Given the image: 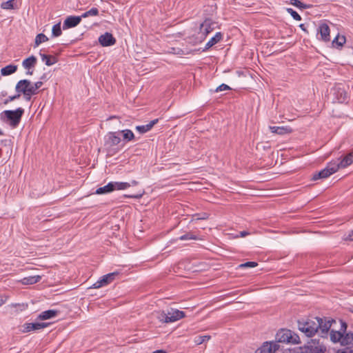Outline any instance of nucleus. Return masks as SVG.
Returning <instances> with one entry per match:
<instances>
[{
  "label": "nucleus",
  "instance_id": "obj_1",
  "mask_svg": "<svg viewBox=\"0 0 353 353\" xmlns=\"http://www.w3.org/2000/svg\"><path fill=\"white\" fill-rule=\"evenodd\" d=\"M332 322H335V321L326 320L319 317H310L298 321V327L308 337L314 336L316 333H319L321 337H325Z\"/></svg>",
  "mask_w": 353,
  "mask_h": 353
},
{
  "label": "nucleus",
  "instance_id": "obj_2",
  "mask_svg": "<svg viewBox=\"0 0 353 353\" xmlns=\"http://www.w3.org/2000/svg\"><path fill=\"white\" fill-rule=\"evenodd\" d=\"M15 90L17 93L20 94H23L26 101H30L31 97L34 95L32 83L28 79H23L18 81L15 86Z\"/></svg>",
  "mask_w": 353,
  "mask_h": 353
},
{
  "label": "nucleus",
  "instance_id": "obj_3",
  "mask_svg": "<svg viewBox=\"0 0 353 353\" xmlns=\"http://www.w3.org/2000/svg\"><path fill=\"white\" fill-rule=\"evenodd\" d=\"M276 339L280 343L298 344L300 343L299 336L290 330L281 329L276 333Z\"/></svg>",
  "mask_w": 353,
  "mask_h": 353
},
{
  "label": "nucleus",
  "instance_id": "obj_4",
  "mask_svg": "<svg viewBox=\"0 0 353 353\" xmlns=\"http://www.w3.org/2000/svg\"><path fill=\"white\" fill-rule=\"evenodd\" d=\"M120 142L121 139L117 135V132H111L105 136L104 147L108 155L112 156L117 152L114 146L117 145Z\"/></svg>",
  "mask_w": 353,
  "mask_h": 353
},
{
  "label": "nucleus",
  "instance_id": "obj_5",
  "mask_svg": "<svg viewBox=\"0 0 353 353\" xmlns=\"http://www.w3.org/2000/svg\"><path fill=\"white\" fill-rule=\"evenodd\" d=\"M183 317H185L184 312L179 310H172V311L169 312L167 314L163 312L157 316L160 321L165 323L174 322L183 319Z\"/></svg>",
  "mask_w": 353,
  "mask_h": 353
},
{
  "label": "nucleus",
  "instance_id": "obj_6",
  "mask_svg": "<svg viewBox=\"0 0 353 353\" xmlns=\"http://www.w3.org/2000/svg\"><path fill=\"white\" fill-rule=\"evenodd\" d=\"M339 170V165L336 162H330L327 167L320 172L313 174L312 179L316 181L320 179H325Z\"/></svg>",
  "mask_w": 353,
  "mask_h": 353
},
{
  "label": "nucleus",
  "instance_id": "obj_7",
  "mask_svg": "<svg viewBox=\"0 0 353 353\" xmlns=\"http://www.w3.org/2000/svg\"><path fill=\"white\" fill-rule=\"evenodd\" d=\"M24 110L19 108L15 110H6L3 112L6 118L10 121V124L12 127H16L20 122Z\"/></svg>",
  "mask_w": 353,
  "mask_h": 353
},
{
  "label": "nucleus",
  "instance_id": "obj_8",
  "mask_svg": "<svg viewBox=\"0 0 353 353\" xmlns=\"http://www.w3.org/2000/svg\"><path fill=\"white\" fill-rule=\"evenodd\" d=\"M118 272H112L103 276L100 280L97 281L93 284L92 288L97 289L109 284L114 280Z\"/></svg>",
  "mask_w": 353,
  "mask_h": 353
},
{
  "label": "nucleus",
  "instance_id": "obj_9",
  "mask_svg": "<svg viewBox=\"0 0 353 353\" xmlns=\"http://www.w3.org/2000/svg\"><path fill=\"white\" fill-rule=\"evenodd\" d=\"M279 345L274 342H265L256 349L255 353H273L279 349Z\"/></svg>",
  "mask_w": 353,
  "mask_h": 353
},
{
  "label": "nucleus",
  "instance_id": "obj_10",
  "mask_svg": "<svg viewBox=\"0 0 353 353\" xmlns=\"http://www.w3.org/2000/svg\"><path fill=\"white\" fill-rule=\"evenodd\" d=\"M325 351V347L319 342H316L315 341H312V342L309 343L308 345L305 347V353H324Z\"/></svg>",
  "mask_w": 353,
  "mask_h": 353
},
{
  "label": "nucleus",
  "instance_id": "obj_11",
  "mask_svg": "<svg viewBox=\"0 0 353 353\" xmlns=\"http://www.w3.org/2000/svg\"><path fill=\"white\" fill-rule=\"evenodd\" d=\"M216 23L210 19H205L200 26V32L205 37L215 28Z\"/></svg>",
  "mask_w": 353,
  "mask_h": 353
},
{
  "label": "nucleus",
  "instance_id": "obj_12",
  "mask_svg": "<svg viewBox=\"0 0 353 353\" xmlns=\"http://www.w3.org/2000/svg\"><path fill=\"white\" fill-rule=\"evenodd\" d=\"M347 329V324L344 322L341 323V327L339 331L331 330L330 333V339L334 343H340L342 339L343 332H345Z\"/></svg>",
  "mask_w": 353,
  "mask_h": 353
},
{
  "label": "nucleus",
  "instance_id": "obj_13",
  "mask_svg": "<svg viewBox=\"0 0 353 353\" xmlns=\"http://www.w3.org/2000/svg\"><path fill=\"white\" fill-rule=\"evenodd\" d=\"M48 323H25L22 327L21 332L23 333L31 331L38 330L47 327Z\"/></svg>",
  "mask_w": 353,
  "mask_h": 353
},
{
  "label": "nucleus",
  "instance_id": "obj_14",
  "mask_svg": "<svg viewBox=\"0 0 353 353\" xmlns=\"http://www.w3.org/2000/svg\"><path fill=\"white\" fill-rule=\"evenodd\" d=\"M81 21V16H69L65 19L63 25V28L65 30L68 28H74L77 26L78 24H79Z\"/></svg>",
  "mask_w": 353,
  "mask_h": 353
},
{
  "label": "nucleus",
  "instance_id": "obj_15",
  "mask_svg": "<svg viewBox=\"0 0 353 353\" xmlns=\"http://www.w3.org/2000/svg\"><path fill=\"white\" fill-rule=\"evenodd\" d=\"M99 42L102 46H110L116 43V39L112 34L105 32L99 37Z\"/></svg>",
  "mask_w": 353,
  "mask_h": 353
},
{
  "label": "nucleus",
  "instance_id": "obj_16",
  "mask_svg": "<svg viewBox=\"0 0 353 353\" xmlns=\"http://www.w3.org/2000/svg\"><path fill=\"white\" fill-rule=\"evenodd\" d=\"M318 32L320 34L321 38L323 41L327 42L330 40V30L327 24L325 23H321L318 28Z\"/></svg>",
  "mask_w": 353,
  "mask_h": 353
},
{
  "label": "nucleus",
  "instance_id": "obj_17",
  "mask_svg": "<svg viewBox=\"0 0 353 353\" xmlns=\"http://www.w3.org/2000/svg\"><path fill=\"white\" fill-rule=\"evenodd\" d=\"M269 128L272 133L279 135H284L292 132V129L290 126H270Z\"/></svg>",
  "mask_w": 353,
  "mask_h": 353
},
{
  "label": "nucleus",
  "instance_id": "obj_18",
  "mask_svg": "<svg viewBox=\"0 0 353 353\" xmlns=\"http://www.w3.org/2000/svg\"><path fill=\"white\" fill-rule=\"evenodd\" d=\"M37 62V58L32 55L23 61L22 65L26 70H31L35 67Z\"/></svg>",
  "mask_w": 353,
  "mask_h": 353
},
{
  "label": "nucleus",
  "instance_id": "obj_19",
  "mask_svg": "<svg viewBox=\"0 0 353 353\" xmlns=\"http://www.w3.org/2000/svg\"><path fill=\"white\" fill-rule=\"evenodd\" d=\"M353 163V152H350L343 157L340 163H336L339 168H344Z\"/></svg>",
  "mask_w": 353,
  "mask_h": 353
},
{
  "label": "nucleus",
  "instance_id": "obj_20",
  "mask_svg": "<svg viewBox=\"0 0 353 353\" xmlns=\"http://www.w3.org/2000/svg\"><path fill=\"white\" fill-rule=\"evenodd\" d=\"M340 344L344 346H353V332H343Z\"/></svg>",
  "mask_w": 353,
  "mask_h": 353
},
{
  "label": "nucleus",
  "instance_id": "obj_21",
  "mask_svg": "<svg viewBox=\"0 0 353 353\" xmlns=\"http://www.w3.org/2000/svg\"><path fill=\"white\" fill-rule=\"evenodd\" d=\"M158 122V119L151 121L148 124L144 125H138L136 130L140 133H145L150 130Z\"/></svg>",
  "mask_w": 353,
  "mask_h": 353
},
{
  "label": "nucleus",
  "instance_id": "obj_22",
  "mask_svg": "<svg viewBox=\"0 0 353 353\" xmlns=\"http://www.w3.org/2000/svg\"><path fill=\"white\" fill-rule=\"evenodd\" d=\"M58 312L57 310H46V311H44L43 312H41L39 316H38V319L39 320H47V319H50L52 317H54L57 316Z\"/></svg>",
  "mask_w": 353,
  "mask_h": 353
},
{
  "label": "nucleus",
  "instance_id": "obj_23",
  "mask_svg": "<svg viewBox=\"0 0 353 353\" xmlns=\"http://www.w3.org/2000/svg\"><path fill=\"white\" fill-rule=\"evenodd\" d=\"M40 56L41 57L42 61H44L46 65L48 66H50L58 61L57 58L54 56L48 55L41 53H40Z\"/></svg>",
  "mask_w": 353,
  "mask_h": 353
},
{
  "label": "nucleus",
  "instance_id": "obj_24",
  "mask_svg": "<svg viewBox=\"0 0 353 353\" xmlns=\"http://www.w3.org/2000/svg\"><path fill=\"white\" fill-rule=\"evenodd\" d=\"M222 34L221 32H216V34L211 38V39L206 43L205 50H208L216 44L222 39Z\"/></svg>",
  "mask_w": 353,
  "mask_h": 353
},
{
  "label": "nucleus",
  "instance_id": "obj_25",
  "mask_svg": "<svg viewBox=\"0 0 353 353\" xmlns=\"http://www.w3.org/2000/svg\"><path fill=\"white\" fill-rule=\"evenodd\" d=\"M41 278L39 275L28 276L22 279L21 282L23 285H32L39 282Z\"/></svg>",
  "mask_w": 353,
  "mask_h": 353
},
{
  "label": "nucleus",
  "instance_id": "obj_26",
  "mask_svg": "<svg viewBox=\"0 0 353 353\" xmlns=\"http://www.w3.org/2000/svg\"><path fill=\"white\" fill-rule=\"evenodd\" d=\"M17 70V65H8L6 67L1 68V74L3 76H8L14 73Z\"/></svg>",
  "mask_w": 353,
  "mask_h": 353
},
{
  "label": "nucleus",
  "instance_id": "obj_27",
  "mask_svg": "<svg viewBox=\"0 0 353 353\" xmlns=\"http://www.w3.org/2000/svg\"><path fill=\"white\" fill-rule=\"evenodd\" d=\"M113 184L112 182H110L106 185L103 187L99 188L96 190V194H105L109 193L113 191Z\"/></svg>",
  "mask_w": 353,
  "mask_h": 353
},
{
  "label": "nucleus",
  "instance_id": "obj_28",
  "mask_svg": "<svg viewBox=\"0 0 353 353\" xmlns=\"http://www.w3.org/2000/svg\"><path fill=\"white\" fill-rule=\"evenodd\" d=\"M346 39L345 36L337 35L332 41V46L334 47H342Z\"/></svg>",
  "mask_w": 353,
  "mask_h": 353
},
{
  "label": "nucleus",
  "instance_id": "obj_29",
  "mask_svg": "<svg viewBox=\"0 0 353 353\" xmlns=\"http://www.w3.org/2000/svg\"><path fill=\"white\" fill-rule=\"evenodd\" d=\"M113 191L115 190H125L131 186L130 183L125 182H112Z\"/></svg>",
  "mask_w": 353,
  "mask_h": 353
},
{
  "label": "nucleus",
  "instance_id": "obj_30",
  "mask_svg": "<svg viewBox=\"0 0 353 353\" xmlns=\"http://www.w3.org/2000/svg\"><path fill=\"white\" fill-rule=\"evenodd\" d=\"M48 41V38L43 33H40L37 35L35 38V46L34 47L39 46L41 43Z\"/></svg>",
  "mask_w": 353,
  "mask_h": 353
},
{
  "label": "nucleus",
  "instance_id": "obj_31",
  "mask_svg": "<svg viewBox=\"0 0 353 353\" xmlns=\"http://www.w3.org/2000/svg\"><path fill=\"white\" fill-rule=\"evenodd\" d=\"M120 132L123 134V139L128 141H132L134 138V134L130 130H121Z\"/></svg>",
  "mask_w": 353,
  "mask_h": 353
},
{
  "label": "nucleus",
  "instance_id": "obj_32",
  "mask_svg": "<svg viewBox=\"0 0 353 353\" xmlns=\"http://www.w3.org/2000/svg\"><path fill=\"white\" fill-rule=\"evenodd\" d=\"M290 3L299 8H301V9H306V8H310L312 7V5L310 4H304L303 3H302L301 1H300L299 0H291L290 1Z\"/></svg>",
  "mask_w": 353,
  "mask_h": 353
},
{
  "label": "nucleus",
  "instance_id": "obj_33",
  "mask_svg": "<svg viewBox=\"0 0 353 353\" xmlns=\"http://www.w3.org/2000/svg\"><path fill=\"white\" fill-rule=\"evenodd\" d=\"M99 14V10L97 8H92L88 11H86L83 14H82L81 19L82 18H86L91 16H97Z\"/></svg>",
  "mask_w": 353,
  "mask_h": 353
},
{
  "label": "nucleus",
  "instance_id": "obj_34",
  "mask_svg": "<svg viewBox=\"0 0 353 353\" xmlns=\"http://www.w3.org/2000/svg\"><path fill=\"white\" fill-rule=\"evenodd\" d=\"M52 34L53 37H59L62 34L60 22L53 26L52 29Z\"/></svg>",
  "mask_w": 353,
  "mask_h": 353
},
{
  "label": "nucleus",
  "instance_id": "obj_35",
  "mask_svg": "<svg viewBox=\"0 0 353 353\" xmlns=\"http://www.w3.org/2000/svg\"><path fill=\"white\" fill-rule=\"evenodd\" d=\"M210 338V335L199 336L194 339V341L196 345H201L205 341H209Z\"/></svg>",
  "mask_w": 353,
  "mask_h": 353
},
{
  "label": "nucleus",
  "instance_id": "obj_36",
  "mask_svg": "<svg viewBox=\"0 0 353 353\" xmlns=\"http://www.w3.org/2000/svg\"><path fill=\"white\" fill-rule=\"evenodd\" d=\"M14 0H9L5 2H3L1 5V8L5 10L14 9L15 7L14 6Z\"/></svg>",
  "mask_w": 353,
  "mask_h": 353
},
{
  "label": "nucleus",
  "instance_id": "obj_37",
  "mask_svg": "<svg viewBox=\"0 0 353 353\" xmlns=\"http://www.w3.org/2000/svg\"><path fill=\"white\" fill-rule=\"evenodd\" d=\"M179 239L181 241H186V240H196L198 239L197 236L194 235L192 233H187L184 235H182L179 237Z\"/></svg>",
  "mask_w": 353,
  "mask_h": 353
},
{
  "label": "nucleus",
  "instance_id": "obj_38",
  "mask_svg": "<svg viewBox=\"0 0 353 353\" xmlns=\"http://www.w3.org/2000/svg\"><path fill=\"white\" fill-rule=\"evenodd\" d=\"M287 12L291 14V16L293 17L294 19L296 21H301V16L294 11L292 8H287Z\"/></svg>",
  "mask_w": 353,
  "mask_h": 353
},
{
  "label": "nucleus",
  "instance_id": "obj_39",
  "mask_svg": "<svg viewBox=\"0 0 353 353\" xmlns=\"http://www.w3.org/2000/svg\"><path fill=\"white\" fill-rule=\"evenodd\" d=\"M258 265V263L254 261H249L245 263L240 264L239 265V268H254Z\"/></svg>",
  "mask_w": 353,
  "mask_h": 353
},
{
  "label": "nucleus",
  "instance_id": "obj_40",
  "mask_svg": "<svg viewBox=\"0 0 353 353\" xmlns=\"http://www.w3.org/2000/svg\"><path fill=\"white\" fill-rule=\"evenodd\" d=\"M193 216L195 220H205L208 219L209 215L207 213H203L201 214H194Z\"/></svg>",
  "mask_w": 353,
  "mask_h": 353
},
{
  "label": "nucleus",
  "instance_id": "obj_41",
  "mask_svg": "<svg viewBox=\"0 0 353 353\" xmlns=\"http://www.w3.org/2000/svg\"><path fill=\"white\" fill-rule=\"evenodd\" d=\"M230 89L231 88L228 85L223 83L216 88V92H221V91L228 90Z\"/></svg>",
  "mask_w": 353,
  "mask_h": 353
},
{
  "label": "nucleus",
  "instance_id": "obj_42",
  "mask_svg": "<svg viewBox=\"0 0 353 353\" xmlns=\"http://www.w3.org/2000/svg\"><path fill=\"white\" fill-rule=\"evenodd\" d=\"M42 85H43V82L42 81H37V82H36L34 83H32L34 94H37V90L39 88H40L42 86Z\"/></svg>",
  "mask_w": 353,
  "mask_h": 353
},
{
  "label": "nucleus",
  "instance_id": "obj_43",
  "mask_svg": "<svg viewBox=\"0 0 353 353\" xmlns=\"http://www.w3.org/2000/svg\"><path fill=\"white\" fill-rule=\"evenodd\" d=\"M19 97H20V94L19 93H17V94L14 95V96H10L7 99L5 100L4 103L7 104V103H8L9 102H10L12 101H14L16 99L19 98Z\"/></svg>",
  "mask_w": 353,
  "mask_h": 353
},
{
  "label": "nucleus",
  "instance_id": "obj_44",
  "mask_svg": "<svg viewBox=\"0 0 353 353\" xmlns=\"http://www.w3.org/2000/svg\"><path fill=\"white\" fill-rule=\"evenodd\" d=\"M249 234H250V233L248 232H247V231H242V232H240L239 235H236L235 237L236 238H238L239 236L240 237H245V236H248Z\"/></svg>",
  "mask_w": 353,
  "mask_h": 353
},
{
  "label": "nucleus",
  "instance_id": "obj_45",
  "mask_svg": "<svg viewBox=\"0 0 353 353\" xmlns=\"http://www.w3.org/2000/svg\"><path fill=\"white\" fill-rule=\"evenodd\" d=\"M345 240L353 241V231H351L348 235L344 237Z\"/></svg>",
  "mask_w": 353,
  "mask_h": 353
},
{
  "label": "nucleus",
  "instance_id": "obj_46",
  "mask_svg": "<svg viewBox=\"0 0 353 353\" xmlns=\"http://www.w3.org/2000/svg\"><path fill=\"white\" fill-rule=\"evenodd\" d=\"M7 300V297L6 296H0V306L2 305L3 303H6Z\"/></svg>",
  "mask_w": 353,
  "mask_h": 353
},
{
  "label": "nucleus",
  "instance_id": "obj_47",
  "mask_svg": "<svg viewBox=\"0 0 353 353\" xmlns=\"http://www.w3.org/2000/svg\"><path fill=\"white\" fill-rule=\"evenodd\" d=\"M11 306H12V307H17V306H19V307H22V309H24V308H25V305H24V304H19V303H15V304H14V303H13V304H12V305H11Z\"/></svg>",
  "mask_w": 353,
  "mask_h": 353
},
{
  "label": "nucleus",
  "instance_id": "obj_48",
  "mask_svg": "<svg viewBox=\"0 0 353 353\" xmlns=\"http://www.w3.org/2000/svg\"><path fill=\"white\" fill-rule=\"evenodd\" d=\"M338 353H353V351L350 349H347L345 351H342Z\"/></svg>",
  "mask_w": 353,
  "mask_h": 353
},
{
  "label": "nucleus",
  "instance_id": "obj_49",
  "mask_svg": "<svg viewBox=\"0 0 353 353\" xmlns=\"http://www.w3.org/2000/svg\"><path fill=\"white\" fill-rule=\"evenodd\" d=\"M26 74L28 75H32L33 74V70L31 69V70H26Z\"/></svg>",
  "mask_w": 353,
  "mask_h": 353
},
{
  "label": "nucleus",
  "instance_id": "obj_50",
  "mask_svg": "<svg viewBox=\"0 0 353 353\" xmlns=\"http://www.w3.org/2000/svg\"><path fill=\"white\" fill-rule=\"evenodd\" d=\"M152 353H167V352L163 350H158L154 351Z\"/></svg>",
  "mask_w": 353,
  "mask_h": 353
},
{
  "label": "nucleus",
  "instance_id": "obj_51",
  "mask_svg": "<svg viewBox=\"0 0 353 353\" xmlns=\"http://www.w3.org/2000/svg\"><path fill=\"white\" fill-rule=\"evenodd\" d=\"M299 27H300V28H301L303 31H305V32H307V31L306 30V29H305V28L304 24H301V25L299 26Z\"/></svg>",
  "mask_w": 353,
  "mask_h": 353
},
{
  "label": "nucleus",
  "instance_id": "obj_52",
  "mask_svg": "<svg viewBox=\"0 0 353 353\" xmlns=\"http://www.w3.org/2000/svg\"><path fill=\"white\" fill-rule=\"evenodd\" d=\"M138 184V182L135 180L132 181L130 185H137Z\"/></svg>",
  "mask_w": 353,
  "mask_h": 353
},
{
  "label": "nucleus",
  "instance_id": "obj_53",
  "mask_svg": "<svg viewBox=\"0 0 353 353\" xmlns=\"http://www.w3.org/2000/svg\"><path fill=\"white\" fill-rule=\"evenodd\" d=\"M172 50H174L173 53H175V54H180V52L181 51V50H179L177 52H175L174 48H173Z\"/></svg>",
  "mask_w": 353,
  "mask_h": 353
},
{
  "label": "nucleus",
  "instance_id": "obj_54",
  "mask_svg": "<svg viewBox=\"0 0 353 353\" xmlns=\"http://www.w3.org/2000/svg\"><path fill=\"white\" fill-rule=\"evenodd\" d=\"M141 196V194H140L139 196H131L130 197L139 198Z\"/></svg>",
  "mask_w": 353,
  "mask_h": 353
},
{
  "label": "nucleus",
  "instance_id": "obj_55",
  "mask_svg": "<svg viewBox=\"0 0 353 353\" xmlns=\"http://www.w3.org/2000/svg\"><path fill=\"white\" fill-rule=\"evenodd\" d=\"M113 118H116V117H115V116H112V117H110L109 118V119H113Z\"/></svg>",
  "mask_w": 353,
  "mask_h": 353
},
{
  "label": "nucleus",
  "instance_id": "obj_56",
  "mask_svg": "<svg viewBox=\"0 0 353 353\" xmlns=\"http://www.w3.org/2000/svg\"><path fill=\"white\" fill-rule=\"evenodd\" d=\"M3 134V132L0 130V135Z\"/></svg>",
  "mask_w": 353,
  "mask_h": 353
}]
</instances>
